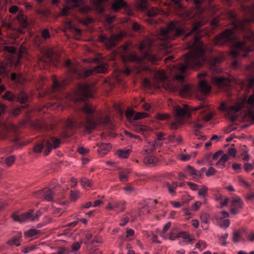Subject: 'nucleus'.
<instances>
[{"instance_id":"nucleus-1","label":"nucleus","mask_w":254,"mask_h":254,"mask_svg":"<svg viewBox=\"0 0 254 254\" xmlns=\"http://www.w3.org/2000/svg\"><path fill=\"white\" fill-rule=\"evenodd\" d=\"M241 8L245 17L240 19L234 11H228L227 16L231 20L233 27L216 36L212 42L216 46L225 45L231 48L230 54L234 59L232 66L235 69L240 66L238 59L246 57L253 50L251 43L254 36L249 27L250 23H254V3L249 5L242 4Z\"/></svg>"},{"instance_id":"nucleus-2","label":"nucleus","mask_w":254,"mask_h":254,"mask_svg":"<svg viewBox=\"0 0 254 254\" xmlns=\"http://www.w3.org/2000/svg\"><path fill=\"white\" fill-rule=\"evenodd\" d=\"M95 92L93 85L87 83L78 84L74 97L76 104H83L74 115L68 118L65 122L66 136H70L78 128H82L88 132L93 130L97 125H112L109 116H101L95 108L86 102L92 97Z\"/></svg>"},{"instance_id":"nucleus-3","label":"nucleus","mask_w":254,"mask_h":254,"mask_svg":"<svg viewBox=\"0 0 254 254\" xmlns=\"http://www.w3.org/2000/svg\"><path fill=\"white\" fill-rule=\"evenodd\" d=\"M64 66L67 71L66 77L59 81L56 79H53V92L61 91L65 86L69 84L73 78L85 79L96 73H106L108 70V65L105 63H101L96 67L86 69L78 64H73L70 60H67L64 62Z\"/></svg>"},{"instance_id":"nucleus-4","label":"nucleus","mask_w":254,"mask_h":254,"mask_svg":"<svg viewBox=\"0 0 254 254\" xmlns=\"http://www.w3.org/2000/svg\"><path fill=\"white\" fill-rule=\"evenodd\" d=\"M152 44V42L149 39H146L144 41H141L138 47L140 56H137L134 52H131L123 57L124 61L135 63L139 64L138 68L140 69L144 68L142 65L145 64L147 62L155 64L160 57L153 53ZM144 68L147 69V67H144Z\"/></svg>"},{"instance_id":"nucleus-5","label":"nucleus","mask_w":254,"mask_h":254,"mask_svg":"<svg viewBox=\"0 0 254 254\" xmlns=\"http://www.w3.org/2000/svg\"><path fill=\"white\" fill-rule=\"evenodd\" d=\"M247 70L254 74V76L251 78L248 82L250 88H254V94L250 95L248 99H244L242 102L237 103L233 105H228L225 103H222L220 106V110L226 112L229 118L232 121H234L237 116L235 114L240 111L243 108L247 105L249 108L253 109L254 107V63H252L247 67Z\"/></svg>"},{"instance_id":"nucleus-6","label":"nucleus","mask_w":254,"mask_h":254,"mask_svg":"<svg viewBox=\"0 0 254 254\" xmlns=\"http://www.w3.org/2000/svg\"><path fill=\"white\" fill-rule=\"evenodd\" d=\"M174 111L178 117L186 118L190 117L191 112L198 111L199 118L205 122H208L211 120L214 114L208 103L204 100L202 101L198 106L192 108L191 109L188 105L184 104L182 106H176Z\"/></svg>"},{"instance_id":"nucleus-7","label":"nucleus","mask_w":254,"mask_h":254,"mask_svg":"<svg viewBox=\"0 0 254 254\" xmlns=\"http://www.w3.org/2000/svg\"><path fill=\"white\" fill-rule=\"evenodd\" d=\"M199 77L202 78L199 82V89L204 94L209 93L211 89L210 86L208 84L206 79H210L213 85L224 91L230 89L235 80L233 78H227L218 75H212L209 77L206 72L200 73Z\"/></svg>"},{"instance_id":"nucleus-8","label":"nucleus","mask_w":254,"mask_h":254,"mask_svg":"<svg viewBox=\"0 0 254 254\" xmlns=\"http://www.w3.org/2000/svg\"><path fill=\"white\" fill-rule=\"evenodd\" d=\"M11 78L12 81L15 82L16 86L18 90H20V92L16 96L11 91H7L2 96V98L9 101H13L17 99L20 103L25 104L24 107H27L28 105L26 103L28 102V96L24 91L21 90L25 82L23 76L21 74L12 73L11 75Z\"/></svg>"},{"instance_id":"nucleus-9","label":"nucleus","mask_w":254,"mask_h":254,"mask_svg":"<svg viewBox=\"0 0 254 254\" xmlns=\"http://www.w3.org/2000/svg\"><path fill=\"white\" fill-rule=\"evenodd\" d=\"M61 140L58 138L50 136L49 138L36 144L34 147V151L36 153L41 152L44 148V154H49L53 148L56 149L60 146Z\"/></svg>"},{"instance_id":"nucleus-10","label":"nucleus","mask_w":254,"mask_h":254,"mask_svg":"<svg viewBox=\"0 0 254 254\" xmlns=\"http://www.w3.org/2000/svg\"><path fill=\"white\" fill-rule=\"evenodd\" d=\"M42 214V212L39 210L35 211L34 210L31 209L27 212L20 215L16 213L13 214L12 217L15 221L20 223H25L29 221L33 222L38 221Z\"/></svg>"},{"instance_id":"nucleus-11","label":"nucleus","mask_w":254,"mask_h":254,"mask_svg":"<svg viewBox=\"0 0 254 254\" xmlns=\"http://www.w3.org/2000/svg\"><path fill=\"white\" fill-rule=\"evenodd\" d=\"M37 63L39 65L45 66L49 64H54L55 60L53 52L50 50H43L41 51L37 59Z\"/></svg>"},{"instance_id":"nucleus-12","label":"nucleus","mask_w":254,"mask_h":254,"mask_svg":"<svg viewBox=\"0 0 254 254\" xmlns=\"http://www.w3.org/2000/svg\"><path fill=\"white\" fill-rule=\"evenodd\" d=\"M3 128V132L2 133L4 137L9 138L14 142H17L18 141L19 137L17 135L18 128L16 126L13 125H11L9 126L4 125Z\"/></svg>"},{"instance_id":"nucleus-13","label":"nucleus","mask_w":254,"mask_h":254,"mask_svg":"<svg viewBox=\"0 0 254 254\" xmlns=\"http://www.w3.org/2000/svg\"><path fill=\"white\" fill-rule=\"evenodd\" d=\"M125 201H114L109 202L106 208L109 210H117L118 212H122L125 209Z\"/></svg>"},{"instance_id":"nucleus-14","label":"nucleus","mask_w":254,"mask_h":254,"mask_svg":"<svg viewBox=\"0 0 254 254\" xmlns=\"http://www.w3.org/2000/svg\"><path fill=\"white\" fill-rule=\"evenodd\" d=\"M150 151L145 149L144 151L143 155L145 156L143 162L146 165H155L158 162V159L155 156L150 154Z\"/></svg>"},{"instance_id":"nucleus-15","label":"nucleus","mask_w":254,"mask_h":254,"mask_svg":"<svg viewBox=\"0 0 254 254\" xmlns=\"http://www.w3.org/2000/svg\"><path fill=\"white\" fill-rule=\"evenodd\" d=\"M72 3V6L75 7H79L80 11L83 13L88 12L91 8L90 6L84 4L83 0H70Z\"/></svg>"},{"instance_id":"nucleus-16","label":"nucleus","mask_w":254,"mask_h":254,"mask_svg":"<svg viewBox=\"0 0 254 254\" xmlns=\"http://www.w3.org/2000/svg\"><path fill=\"white\" fill-rule=\"evenodd\" d=\"M53 188L50 189H45L38 191V193L40 196L44 197V199L47 201H52L54 196V191Z\"/></svg>"},{"instance_id":"nucleus-17","label":"nucleus","mask_w":254,"mask_h":254,"mask_svg":"<svg viewBox=\"0 0 254 254\" xmlns=\"http://www.w3.org/2000/svg\"><path fill=\"white\" fill-rule=\"evenodd\" d=\"M242 204L243 202L240 198L233 199L231 207V213L233 214L238 213L240 209L242 208Z\"/></svg>"},{"instance_id":"nucleus-18","label":"nucleus","mask_w":254,"mask_h":254,"mask_svg":"<svg viewBox=\"0 0 254 254\" xmlns=\"http://www.w3.org/2000/svg\"><path fill=\"white\" fill-rule=\"evenodd\" d=\"M97 146H98L97 152L101 157L106 154L111 148V145L110 143H102L100 144H97Z\"/></svg>"},{"instance_id":"nucleus-19","label":"nucleus","mask_w":254,"mask_h":254,"mask_svg":"<svg viewBox=\"0 0 254 254\" xmlns=\"http://www.w3.org/2000/svg\"><path fill=\"white\" fill-rule=\"evenodd\" d=\"M127 118H132L134 120H137L146 118L148 116V114L144 112H138L134 114L133 111H127L126 113Z\"/></svg>"},{"instance_id":"nucleus-20","label":"nucleus","mask_w":254,"mask_h":254,"mask_svg":"<svg viewBox=\"0 0 254 254\" xmlns=\"http://www.w3.org/2000/svg\"><path fill=\"white\" fill-rule=\"evenodd\" d=\"M127 5V3L124 0H113L111 7L114 11H117Z\"/></svg>"},{"instance_id":"nucleus-21","label":"nucleus","mask_w":254,"mask_h":254,"mask_svg":"<svg viewBox=\"0 0 254 254\" xmlns=\"http://www.w3.org/2000/svg\"><path fill=\"white\" fill-rule=\"evenodd\" d=\"M99 38L100 41L102 42H105L109 48H112L116 45L114 39L108 38L103 35H100Z\"/></svg>"},{"instance_id":"nucleus-22","label":"nucleus","mask_w":254,"mask_h":254,"mask_svg":"<svg viewBox=\"0 0 254 254\" xmlns=\"http://www.w3.org/2000/svg\"><path fill=\"white\" fill-rule=\"evenodd\" d=\"M178 236L187 240V242L190 244H192L195 241V239L194 238L193 236L190 235L189 233L187 231H182L179 232L178 233Z\"/></svg>"},{"instance_id":"nucleus-23","label":"nucleus","mask_w":254,"mask_h":254,"mask_svg":"<svg viewBox=\"0 0 254 254\" xmlns=\"http://www.w3.org/2000/svg\"><path fill=\"white\" fill-rule=\"evenodd\" d=\"M21 240V233L18 234L12 237L7 242V244L9 246L15 245L18 246L20 245Z\"/></svg>"},{"instance_id":"nucleus-24","label":"nucleus","mask_w":254,"mask_h":254,"mask_svg":"<svg viewBox=\"0 0 254 254\" xmlns=\"http://www.w3.org/2000/svg\"><path fill=\"white\" fill-rule=\"evenodd\" d=\"M108 0H93V2L97 9L100 12L102 13L105 9L104 4Z\"/></svg>"},{"instance_id":"nucleus-25","label":"nucleus","mask_w":254,"mask_h":254,"mask_svg":"<svg viewBox=\"0 0 254 254\" xmlns=\"http://www.w3.org/2000/svg\"><path fill=\"white\" fill-rule=\"evenodd\" d=\"M40 231L35 229H29L24 233L26 237L31 238L37 236L40 233Z\"/></svg>"},{"instance_id":"nucleus-26","label":"nucleus","mask_w":254,"mask_h":254,"mask_svg":"<svg viewBox=\"0 0 254 254\" xmlns=\"http://www.w3.org/2000/svg\"><path fill=\"white\" fill-rule=\"evenodd\" d=\"M130 151V149H119L117 151L116 153L121 158H127L129 156Z\"/></svg>"},{"instance_id":"nucleus-27","label":"nucleus","mask_w":254,"mask_h":254,"mask_svg":"<svg viewBox=\"0 0 254 254\" xmlns=\"http://www.w3.org/2000/svg\"><path fill=\"white\" fill-rule=\"evenodd\" d=\"M166 187L170 193L173 195H174L175 194V190L177 187H178V183L177 182H173L172 184H171L169 183H167L166 184Z\"/></svg>"},{"instance_id":"nucleus-28","label":"nucleus","mask_w":254,"mask_h":254,"mask_svg":"<svg viewBox=\"0 0 254 254\" xmlns=\"http://www.w3.org/2000/svg\"><path fill=\"white\" fill-rule=\"evenodd\" d=\"M171 226V223L170 222L167 223L164 226L162 231L160 234V235L164 239H168V234H166V233L170 229Z\"/></svg>"},{"instance_id":"nucleus-29","label":"nucleus","mask_w":254,"mask_h":254,"mask_svg":"<svg viewBox=\"0 0 254 254\" xmlns=\"http://www.w3.org/2000/svg\"><path fill=\"white\" fill-rule=\"evenodd\" d=\"M221 60L220 58H215L211 65V69L215 72H218L219 69L218 68L217 64L220 63Z\"/></svg>"},{"instance_id":"nucleus-30","label":"nucleus","mask_w":254,"mask_h":254,"mask_svg":"<svg viewBox=\"0 0 254 254\" xmlns=\"http://www.w3.org/2000/svg\"><path fill=\"white\" fill-rule=\"evenodd\" d=\"M80 183L81 186L85 189L92 186V181L85 178H83L81 179Z\"/></svg>"},{"instance_id":"nucleus-31","label":"nucleus","mask_w":254,"mask_h":254,"mask_svg":"<svg viewBox=\"0 0 254 254\" xmlns=\"http://www.w3.org/2000/svg\"><path fill=\"white\" fill-rule=\"evenodd\" d=\"M146 39H150L151 40V41L152 42V50L153 53H154L155 55H156L157 56H158V57H160V59L156 61V63H157V62H158V61H159L160 60H161V56L158 54V53L156 51V49H157V46L156 45V44H158V43H157V42L154 41L153 39H151V38H148V37H146V38H144V39L142 41H144Z\"/></svg>"},{"instance_id":"nucleus-32","label":"nucleus","mask_w":254,"mask_h":254,"mask_svg":"<svg viewBox=\"0 0 254 254\" xmlns=\"http://www.w3.org/2000/svg\"><path fill=\"white\" fill-rule=\"evenodd\" d=\"M9 71L7 66L3 63L0 64V74L2 75H6Z\"/></svg>"},{"instance_id":"nucleus-33","label":"nucleus","mask_w":254,"mask_h":254,"mask_svg":"<svg viewBox=\"0 0 254 254\" xmlns=\"http://www.w3.org/2000/svg\"><path fill=\"white\" fill-rule=\"evenodd\" d=\"M148 15L149 16H154L160 12V10L158 8L151 7L148 9Z\"/></svg>"},{"instance_id":"nucleus-34","label":"nucleus","mask_w":254,"mask_h":254,"mask_svg":"<svg viewBox=\"0 0 254 254\" xmlns=\"http://www.w3.org/2000/svg\"><path fill=\"white\" fill-rule=\"evenodd\" d=\"M16 18L18 20V21L21 24L23 25L26 24V20L25 19L24 16L21 11H19L18 12L16 16Z\"/></svg>"},{"instance_id":"nucleus-35","label":"nucleus","mask_w":254,"mask_h":254,"mask_svg":"<svg viewBox=\"0 0 254 254\" xmlns=\"http://www.w3.org/2000/svg\"><path fill=\"white\" fill-rule=\"evenodd\" d=\"M128 172L127 171H122L119 173V178L121 182H125L128 181L127 175Z\"/></svg>"},{"instance_id":"nucleus-36","label":"nucleus","mask_w":254,"mask_h":254,"mask_svg":"<svg viewBox=\"0 0 254 254\" xmlns=\"http://www.w3.org/2000/svg\"><path fill=\"white\" fill-rule=\"evenodd\" d=\"M186 171L191 176H195L194 180L196 179V170L190 166H188L186 168Z\"/></svg>"},{"instance_id":"nucleus-37","label":"nucleus","mask_w":254,"mask_h":254,"mask_svg":"<svg viewBox=\"0 0 254 254\" xmlns=\"http://www.w3.org/2000/svg\"><path fill=\"white\" fill-rule=\"evenodd\" d=\"M156 118L158 120L164 121L169 118V115L167 114L157 113L156 116Z\"/></svg>"},{"instance_id":"nucleus-38","label":"nucleus","mask_w":254,"mask_h":254,"mask_svg":"<svg viewBox=\"0 0 254 254\" xmlns=\"http://www.w3.org/2000/svg\"><path fill=\"white\" fill-rule=\"evenodd\" d=\"M207 190L208 188L205 186H203L201 189H198V195L203 197H205L207 195Z\"/></svg>"},{"instance_id":"nucleus-39","label":"nucleus","mask_w":254,"mask_h":254,"mask_svg":"<svg viewBox=\"0 0 254 254\" xmlns=\"http://www.w3.org/2000/svg\"><path fill=\"white\" fill-rule=\"evenodd\" d=\"M123 189L126 191V193L129 194L133 193L135 190L130 185H127L124 187Z\"/></svg>"},{"instance_id":"nucleus-40","label":"nucleus","mask_w":254,"mask_h":254,"mask_svg":"<svg viewBox=\"0 0 254 254\" xmlns=\"http://www.w3.org/2000/svg\"><path fill=\"white\" fill-rule=\"evenodd\" d=\"M148 127L146 126L137 125L135 127V130L138 132L143 133L147 129Z\"/></svg>"},{"instance_id":"nucleus-41","label":"nucleus","mask_w":254,"mask_h":254,"mask_svg":"<svg viewBox=\"0 0 254 254\" xmlns=\"http://www.w3.org/2000/svg\"><path fill=\"white\" fill-rule=\"evenodd\" d=\"M217 199L220 201V204L222 206H225L227 204L229 200V198L227 197L223 198L222 195H219L217 197Z\"/></svg>"},{"instance_id":"nucleus-42","label":"nucleus","mask_w":254,"mask_h":254,"mask_svg":"<svg viewBox=\"0 0 254 254\" xmlns=\"http://www.w3.org/2000/svg\"><path fill=\"white\" fill-rule=\"evenodd\" d=\"M53 254H69V251L65 247H61L58 249L57 253Z\"/></svg>"},{"instance_id":"nucleus-43","label":"nucleus","mask_w":254,"mask_h":254,"mask_svg":"<svg viewBox=\"0 0 254 254\" xmlns=\"http://www.w3.org/2000/svg\"><path fill=\"white\" fill-rule=\"evenodd\" d=\"M241 236L240 232L237 231L234 233L233 240L235 243L239 242L241 240Z\"/></svg>"},{"instance_id":"nucleus-44","label":"nucleus","mask_w":254,"mask_h":254,"mask_svg":"<svg viewBox=\"0 0 254 254\" xmlns=\"http://www.w3.org/2000/svg\"><path fill=\"white\" fill-rule=\"evenodd\" d=\"M41 35L42 38L45 40L49 38L51 36L50 33L48 29H44L41 33Z\"/></svg>"},{"instance_id":"nucleus-45","label":"nucleus","mask_w":254,"mask_h":254,"mask_svg":"<svg viewBox=\"0 0 254 254\" xmlns=\"http://www.w3.org/2000/svg\"><path fill=\"white\" fill-rule=\"evenodd\" d=\"M79 196V193L78 191H74L73 190L70 191V199L72 201H75Z\"/></svg>"},{"instance_id":"nucleus-46","label":"nucleus","mask_w":254,"mask_h":254,"mask_svg":"<svg viewBox=\"0 0 254 254\" xmlns=\"http://www.w3.org/2000/svg\"><path fill=\"white\" fill-rule=\"evenodd\" d=\"M15 161V157L14 156H9L5 159V163L7 165H11Z\"/></svg>"},{"instance_id":"nucleus-47","label":"nucleus","mask_w":254,"mask_h":254,"mask_svg":"<svg viewBox=\"0 0 254 254\" xmlns=\"http://www.w3.org/2000/svg\"><path fill=\"white\" fill-rule=\"evenodd\" d=\"M3 49L4 51L11 54H14L16 53L15 48L11 46H4Z\"/></svg>"},{"instance_id":"nucleus-48","label":"nucleus","mask_w":254,"mask_h":254,"mask_svg":"<svg viewBox=\"0 0 254 254\" xmlns=\"http://www.w3.org/2000/svg\"><path fill=\"white\" fill-rule=\"evenodd\" d=\"M182 123L179 122H173L170 125V128L172 130H177L181 126Z\"/></svg>"},{"instance_id":"nucleus-49","label":"nucleus","mask_w":254,"mask_h":254,"mask_svg":"<svg viewBox=\"0 0 254 254\" xmlns=\"http://www.w3.org/2000/svg\"><path fill=\"white\" fill-rule=\"evenodd\" d=\"M244 167L245 171L247 172L252 171L254 168L253 165L249 163H246L244 165Z\"/></svg>"},{"instance_id":"nucleus-50","label":"nucleus","mask_w":254,"mask_h":254,"mask_svg":"<svg viewBox=\"0 0 254 254\" xmlns=\"http://www.w3.org/2000/svg\"><path fill=\"white\" fill-rule=\"evenodd\" d=\"M81 243H82V242L80 243L78 242H76L73 243L71 245V248H72V250L74 251H78L80 248V245H81Z\"/></svg>"},{"instance_id":"nucleus-51","label":"nucleus","mask_w":254,"mask_h":254,"mask_svg":"<svg viewBox=\"0 0 254 254\" xmlns=\"http://www.w3.org/2000/svg\"><path fill=\"white\" fill-rule=\"evenodd\" d=\"M201 224H207L208 222V216L206 214H202L200 216Z\"/></svg>"},{"instance_id":"nucleus-52","label":"nucleus","mask_w":254,"mask_h":254,"mask_svg":"<svg viewBox=\"0 0 254 254\" xmlns=\"http://www.w3.org/2000/svg\"><path fill=\"white\" fill-rule=\"evenodd\" d=\"M203 246V249H205L206 248V244L205 242L203 241H199L195 245V248L196 249H200L201 247Z\"/></svg>"},{"instance_id":"nucleus-53","label":"nucleus","mask_w":254,"mask_h":254,"mask_svg":"<svg viewBox=\"0 0 254 254\" xmlns=\"http://www.w3.org/2000/svg\"><path fill=\"white\" fill-rule=\"evenodd\" d=\"M92 238V235L91 233H88L85 236V244H88L91 245V241Z\"/></svg>"},{"instance_id":"nucleus-54","label":"nucleus","mask_w":254,"mask_h":254,"mask_svg":"<svg viewBox=\"0 0 254 254\" xmlns=\"http://www.w3.org/2000/svg\"><path fill=\"white\" fill-rule=\"evenodd\" d=\"M215 172L216 170L214 168L210 167L206 172V175L208 177L214 175Z\"/></svg>"},{"instance_id":"nucleus-55","label":"nucleus","mask_w":254,"mask_h":254,"mask_svg":"<svg viewBox=\"0 0 254 254\" xmlns=\"http://www.w3.org/2000/svg\"><path fill=\"white\" fill-rule=\"evenodd\" d=\"M228 153L230 156L235 157L236 155V150L234 147H230L228 149Z\"/></svg>"},{"instance_id":"nucleus-56","label":"nucleus","mask_w":254,"mask_h":254,"mask_svg":"<svg viewBox=\"0 0 254 254\" xmlns=\"http://www.w3.org/2000/svg\"><path fill=\"white\" fill-rule=\"evenodd\" d=\"M187 184L192 190H197L198 185L197 184L190 182H188Z\"/></svg>"},{"instance_id":"nucleus-57","label":"nucleus","mask_w":254,"mask_h":254,"mask_svg":"<svg viewBox=\"0 0 254 254\" xmlns=\"http://www.w3.org/2000/svg\"><path fill=\"white\" fill-rule=\"evenodd\" d=\"M89 152V150L88 149L83 148V147H79L78 149V152L81 155H85L88 153Z\"/></svg>"},{"instance_id":"nucleus-58","label":"nucleus","mask_w":254,"mask_h":254,"mask_svg":"<svg viewBox=\"0 0 254 254\" xmlns=\"http://www.w3.org/2000/svg\"><path fill=\"white\" fill-rule=\"evenodd\" d=\"M211 24L213 29L216 28L219 26V21L216 18H214L211 21Z\"/></svg>"},{"instance_id":"nucleus-59","label":"nucleus","mask_w":254,"mask_h":254,"mask_svg":"<svg viewBox=\"0 0 254 254\" xmlns=\"http://www.w3.org/2000/svg\"><path fill=\"white\" fill-rule=\"evenodd\" d=\"M18 8L16 5H12L9 8V12L10 13H16L17 12H18Z\"/></svg>"},{"instance_id":"nucleus-60","label":"nucleus","mask_w":254,"mask_h":254,"mask_svg":"<svg viewBox=\"0 0 254 254\" xmlns=\"http://www.w3.org/2000/svg\"><path fill=\"white\" fill-rule=\"evenodd\" d=\"M202 203L200 201H197L194 203L192 206V209L195 211L198 209L201 205Z\"/></svg>"},{"instance_id":"nucleus-61","label":"nucleus","mask_w":254,"mask_h":254,"mask_svg":"<svg viewBox=\"0 0 254 254\" xmlns=\"http://www.w3.org/2000/svg\"><path fill=\"white\" fill-rule=\"evenodd\" d=\"M178 238H179L178 234L176 235L173 232H170L169 234H168V239L169 238L171 240H175Z\"/></svg>"},{"instance_id":"nucleus-62","label":"nucleus","mask_w":254,"mask_h":254,"mask_svg":"<svg viewBox=\"0 0 254 254\" xmlns=\"http://www.w3.org/2000/svg\"><path fill=\"white\" fill-rule=\"evenodd\" d=\"M126 133L127 135L128 136H129L131 138H134L135 139H138L139 141H141V139L140 138V137L137 135H134L132 133L129 132H128V131H126Z\"/></svg>"},{"instance_id":"nucleus-63","label":"nucleus","mask_w":254,"mask_h":254,"mask_svg":"<svg viewBox=\"0 0 254 254\" xmlns=\"http://www.w3.org/2000/svg\"><path fill=\"white\" fill-rule=\"evenodd\" d=\"M229 159V156L227 154H224L221 157V158L220 159V162H222V163H225V162H227Z\"/></svg>"},{"instance_id":"nucleus-64","label":"nucleus","mask_w":254,"mask_h":254,"mask_svg":"<svg viewBox=\"0 0 254 254\" xmlns=\"http://www.w3.org/2000/svg\"><path fill=\"white\" fill-rule=\"evenodd\" d=\"M101 243V241L100 240V239L97 238H95L94 239H93L91 241V245L93 247H95L96 246V244H100Z\"/></svg>"}]
</instances>
